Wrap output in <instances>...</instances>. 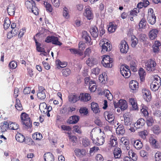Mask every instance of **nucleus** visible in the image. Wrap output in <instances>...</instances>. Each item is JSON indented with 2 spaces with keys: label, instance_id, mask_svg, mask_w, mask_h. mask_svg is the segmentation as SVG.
I'll return each instance as SVG.
<instances>
[{
  "label": "nucleus",
  "instance_id": "nucleus-49",
  "mask_svg": "<svg viewBox=\"0 0 161 161\" xmlns=\"http://www.w3.org/2000/svg\"><path fill=\"white\" fill-rule=\"evenodd\" d=\"M148 134V132L146 130L140 131L139 132V135L142 138L144 139L146 138V136Z\"/></svg>",
  "mask_w": 161,
  "mask_h": 161
},
{
  "label": "nucleus",
  "instance_id": "nucleus-60",
  "mask_svg": "<svg viewBox=\"0 0 161 161\" xmlns=\"http://www.w3.org/2000/svg\"><path fill=\"white\" fill-rule=\"evenodd\" d=\"M17 66V63L14 61H11L8 64V66L11 69H14Z\"/></svg>",
  "mask_w": 161,
  "mask_h": 161
},
{
  "label": "nucleus",
  "instance_id": "nucleus-44",
  "mask_svg": "<svg viewBox=\"0 0 161 161\" xmlns=\"http://www.w3.org/2000/svg\"><path fill=\"white\" fill-rule=\"evenodd\" d=\"M62 72L64 76H67L71 73L70 69L68 68H64L62 70Z\"/></svg>",
  "mask_w": 161,
  "mask_h": 161
},
{
  "label": "nucleus",
  "instance_id": "nucleus-55",
  "mask_svg": "<svg viewBox=\"0 0 161 161\" xmlns=\"http://www.w3.org/2000/svg\"><path fill=\"white\" fill-rule=\"evenodd\" d=\"M147 107L146 106L143 107L141 109V111L143 114V116L146 118L148 116L149 113L147 109Z\"/></svg>",
  "mask_w": 161,
  "mask_h": 161
},
{
  "label": "nucleus",
  "instance_id": "nucleus-14",
  "mask_svg": "<svg viewBox=\"0 0 161 161\" xmlns=\"http://www.w3.org/2000/svg\"><path fill=\"white\" fill-rule=\"evenodd\" d=\"M90 32L92 36L96 38L98 36V31L97 28L95 26L92 27L90 30Z\"/></svg>",
  "mask_w": 161,
  "mask_h": 161
},
{
  "label": "nucleus",
  "instance_id": "nucleus-8",
  "mask_svg": "<svg viewBox=\"0 0 161 161\" xmlns=\"http://www.w3.org/2000/svg\"><path fill=\"white\" fill-rule=\"evenodd\" d=\"M45 92V89L43 87L40 86L38 87V92L37 95L39 99L43 100L45 98L46 95Z\"/></svg>",
  "mask_w": 161,
  "mask_h": 161
},
{
  "label": "nucleus",
  "instance_id": "nucleus-45",
  "mask_svg": "<svg viewBox=\"0 0 161 161\" xmlns=\"http://www.w3.org/2000/svg\"><path fill=\"white\" fill-rule=\"evenodd\" d=\"M146 118V123L147 125L149 126H152L154 122V120L153 118L148 116Z\"/></svg>",
  "mask_w": 161,
  "mask_h": 161
},
{
  "label": "nucleus",
  "instance_id": "nucleus-29",
  "mask_svg": "<svg viewBox=\"0 0 161 161\" xmlns=\"http://www.w3.org/2000/svg\"><path fill=\"white\" fill-rule=\"evenodd\" d=\"M109 144L111 146L115 147L117 144V139L114 136L112 135L110 138Z\"/></svg>",
  "mask_w": 161,
  "mask_h": 161
},
{
  "label": "nucleus",
  "instance_id": "nucleus-5",
  "mask_svg": "<svg viewBox=\"0 0 161 161\" xmlns=\"http://www.w3.org/2000/svg\"><path fill=\"white\" fill-rule=\"evenodd\" d=\"M113 62L112 58H110L109 56L105 55L103 56L101 64L106 68H111L112 66Z\"/></svg>",
  "mask_w": 161,
  "mask_h": 161
},
{
  "label": "nucleus",
  "instance_id": "nucleus-7",
  "mask_svg": "<svg viewBox=\"0 0 161 161\" xmlns=\"http://www.w3.org/2000/svg\"><path fill=\"white\" fill-rule=\"evenodd\" d=\"M119 48L120 51L122 53H126L128 51L129 47L125 41H122L119 45Z\"/></svg>",
  "mask_w": 161,
  "mask_h": 161
},
{
  "label": "nucleus",
  "instance_id": "nucleus-37",
  "mask_svg": "<svg viewBox=\"0 0 161 161\" xmlns=\"http://www.w3.org/2000/svg\"><path fill=\"white\" fill-rule=\"evenodd\" d=\"M129 155L132 160L136 161L137 160V156L136 154L135 153L133 150H130L128 152Z\"/></svg>",
  "mask_w": 161,
  "mask_h": 161
},
{
  "label": "nucleus",
  "instance_id": "nucleus-10",
  "mask_svg": "<svg viewBox=\"0 0 161 161\" xmlns=\"http://www.w3.org/2000/svg\"><path fill=\"white\" fill-rule=\"evenodd\" d=\"M79 98L81 101L86 102L91 100V97L89 93H82L80 94Z\"/></svg>",
  "mask_w": 161,
  "mask_h": 161
},
{
  "label": "nucleus",
  "instance_id": "nucleus-30",
  "mask_svg": "<svg viewBox=\"0 0 161 161\" xmlns=\"http://www.w3.org/2000/svg\"><path fill=\"white\" fill-rule=\"evenodd\" d=\"M147 20L148 22L151 24L153 25L154 24L156 21V17L155 14L147 16Z\"/></svg>",
  "mask_w": 161,
  "mask_h": 161
},
{
  "label": "nucleus",
  "instance_id": "nucleus-40",
  "mask_svg": "<svg viewBox=\"0 0 161 161\" xmlns=\"http://www.w3.org/2000/svg\"><path fill=\"white\" fill-rule=\"evenodd\" d=\"M35 2H31L30 1L28 0L26 1L25 3L26 7L29 10H30L32 8L35 6Z\"/></svg>",
  "mask_w": 161,
  "mask_h": 161
},
{
  "label": "nucleus",
  "instance_id": "nucleus-4",
  "mask_svg": "<svg viewBox=\"0 0 161 161\" xmlns=\"http://www.w3.org/2000/svg\"><path fill=\"white\" fill-rule=\"evenodd\" d=\"M23 124L25 125L27 129L32 127V123L28 115L25 113H22L20 116Z\"/></svg>",
  "mask_w": 161,
  "mask_h": 161
},
{
  "label": "nucleus",
  "instance_id": "nucleus-58",
  "mask_svg": "<svg viewBox=\"0 0 161 161\" xmlns=\"http://www.w3.org/2000/svg\"><path fill=\"white\" fill-rule=\"evenodd\" d=\"M80 113L83 115H86L88 113V109L86 107L81 108L79 110Z\"/></svg>",
  "mask_w": 161,
  "mask_h": 161
},
{
  "label": "nucleus",
  "instance_id": "nucleus-27",
  "mask_svg": "<svg viewBox=\"0 0 161 161\" xmlns=\"http://www.w3.org/2000/svg\"><path fill=\"white\" fill-rule=\"evenodd\" d=\"M122 152L121 149L119 147L115 148L114 151V155L115 158H120Z\"/></svg>",
  "mask_w": 161,
  "mask_h": 161
},
{
  "label": "nucleus",
  "instance_id": "nucleus-63",
  "mask_svg": "<svg viewBox=\"0 0 161 161\" xmlns=\"http://www.w3.org/2000/svg\"><path fill=\"white\" fill-rule=\"evenodd\" d=\"M58 68H59L58 67H59L61 68H64L67 65V63L66 62H61L59 60H58Z\"/></svg>",
  "mask_w": 161,
  "mask_h": 161
},
{
  "label": "nucleus",
  "instance_id": "nucleus-23",
  "mask_svg": "<svg viewBox=\"0 0 161 161\" xmlns=\"http://www.w3.org/2000/svg\"><path fill=\"white\" fill-rule=\"evenodd\" d=\"M15 8L13 4L9 5L7 8L8 12L9 15L11 16L14 15V14Z\"/></svg>",
  "mask_w": 161,
  "mask_h": 161
},
{
  "label": "nucleus",
  "instance_id": "nucleus-21",
  "mask_svg": "<svg viewBox=\"0 0 161 161\" xmlns=\"http://www.w3.org/2000/svg\"><path fill=\"white\" fill-rule=\"evenodd\" d=\"M149 142L152 146L154 148H158L160 147L157 141L154 137L151 136L149 138Z\"/></svg>",
  "mask_w": 161,
  "mask_h": 161
},
{
  "label": "nucleus",
  "instance_id": "nucleus-62",
  "mask_svg": "<svg viewBox=\"0 0 161 161\" xmlns=\"http://www.w3.org/2000/svg\"><path fill=\"white\" fill-rule=\"evenodd\" d=\"M30 10H31L32 12L35 15H36L38 14V9L36 6V3L35 4V6L32 8Z\"/></svg>",
  "mask_w": 161,
  "mask_h": 161
},
{
  "label": "nucleus",
  "instance_id": "nucleus-43",
  "mask_svg": "<svg viewBox=\"0 0 161 161\" xmlns=\"http://www.w3.org/2000/svg\"><path fill=\"white\" fill-rule=\"evenodd\" d=\"M154 82V84L160 86L161 85V79L160 78L158 75L155 76L152 82Z\"/></svg>",
  "mask_w": 161,
  "mask_h": 161
},
{
  "label": "nucleus",
  "instance_id": "nucleus-35",
  "mask_svg": "<svg viewBox=\"0 0 161 161\" xmlns=\"http://www.w3.org/2000/svg\"><path fill=\"white\" fill-rule=\"evenodd\" d=\"M16 140L20 142H23L25 141V138L22 134L19 133L17 134L16 136Z\"/></svg>",
  "mask_w": 161,
  "mask_h": 161
},
{
  "label": "nucleus",
  "instance_id": "nucleus-51",
  "mask_svg": "<svg viewBox=\"0 0 161 161\" xmlns=\"http://www.w3.org/2000/svg\"><path fill=\"white\" fill-rule=\"evenodd\" d=\"M90 142L89 140L86 138H83L82 141V144L83 146L85 147L89 146L90 145Z\"/></svg>",
  "mask_w": 161,
  "mask_h": 161
},
{
  "label": "nucleus",
  "instance_id": "nucleus-11",
  "mask_svg": "<svg viewBox=\"0 0 161 161\" xmlns=\"http://www.w3.org/2000/svg\"><path fill=\"white\" fill-rule=\"evenodd\" d=\"M142 93L144 98L147 102L150 101L151 99V95L149 91L147 89H143Z\"/></svg>",
  "mask_w": 161,
  "mask_h": 161
},
{
  "label": "nucleus",
  "instance_id": "nucleus-38",
  "mask_svg": "<svg viewBox=\"0 0 161 161\" xmlns=\"http://www.w3.org/2000/svg\"><path fill=\"white\" fill-rule=\"evenodd\" d=\"M131 46L133 47H135L138 43V39L134 36H132L131 37Z\"/></svg>",
  "mask_w": 161,
  "mask_h": 161
},
{
  "label": "nucleus",
  "instance_id": "nucleus-54",
  "mask_svg": "<svg viewBox=\"0 0 161 161\" xmlns=\"http://www.w3.org/2000/svg\"><path fill=\"white\" fill-rule=\"evenodd\" d=\"M154 82H152L150 86L151 89L153 92H155L158 90L160 86L154 84Z\"/></svg>",
  "mask_w": 161,
  "mask_h": 161
},
{
  "label": "nucleus",
  "instance_id": "nucleus-2",
  "mask_svg": "<svg viewBox=\"0 0 161 161\" xmlns=\"http://www.w3.org/2000/svg\"><path fill=\"white\" fill-rule=\"evenodd\" d=\"M100 131V133L98 137H97L96 141L93 139L92 136L91 135V139L92 140L93 142L96 144L97 145H102L105 142L104 138L106 136L104 132L103 131H101V129H98Z\"/></svg>",
  "mask_w": 161,
  "mask_h": 161
},
{
  "label": "nucleus",
  "instance_id": "nucleus-9",
  "mask_svg": "<svg viewBox=\"0 0 161 161\" xmlns=\"http://www.w3.org/2000/svg\"><path fill=\"white\" fill-rule=\"evenodd\" d=\"M83 14L88 20L92 19L93 18V14L89 7L85 8Z\"/></svg>",
  "mask_w": 161,
  "mask_h": 161
},
{
  "label": "nucleus",
  "instance_id": "nucleus-52",
  "mask_svg": "<svg viewBox=\"0 0 161 161\" xmlns=\"http://www.w3.org/2000/svg\"><path fill=\"white\" fill-rule=\"evenodd\" d=\"M152 130L153 133L155 134H158L160 132V129L159 126L155 125L153 126Z\"/></svg>",
  "mask_w": 161,
  "mask_h": 161
},
{
  "label": "nucleus",
  "instance_id": "nucleus-6",
  "mask_svg": "<svg viewBox=\"0 0 161 161\" xmlns=\"http://www.w3.org/2000/svg\"><path fill=\"white\" fill-rule=\"evenodd\" d=\"M115 108H119L122 111L125 110L128 107L127 103L125 100H120L117 103H114Z\"/></svg>",
  "mask_w": 161,
  "mask_h": 161
},
{
  "label": "nucleus",
  "instance_id": "nucleus-39",
  "mask_svg": "<svg viewBox=\"0 0 161 161\" xmlns=\"http://www.w3.org/2000/svg\"><path fill=\"white\" fill-rule=\"evenodd\" d=\"M86 64L89 66H92L96 63V61L94 58H89L86 62Z\"/></svg>",
  "mask_w": 161,
  "mask_h": 161
},
{
  "label": "nucleus",
  "instance_id": "nucleus-28",
  "mask_svg": "<svg viewBox=\"0 0 161 161\" xmlns=\"http://www.w3.org/2000/svg\"><path fill=\"white\" fill-rule=\"evenodd\" d=\"M89 85V89L90 91L92 92H94L97 88L95 81L91 80L90 81Z\"/></svg>",
  "mask_w": 161,
  "mask_h": 161
},
{
  "label": "nucleus",
  "instance_id": "nucleus-47",
  "mask_svg": "<svg viewBox=\"0 0 161 161\" xmlns=\"http://www.w3.org/2000/svg\"><path fill=\"white\" fill-rule=\"evenodd\" d=\"M15 107L19 111H21L23 109L22 106L20 103L19 100L17 99Z\"/></svg>",
  "mask_w": 161,
  "mask_h": 161
},
{
  "label": "nucleus",
  "instance_id": "nucleus-33",
  "mask_svg": "<svg viewBox=\"0 0 161 161\" xmlns=\"http://www.w3.org/2000/svg\"><path fill=\"white\" fill-rule=\"evenodd\" d=\"M138 73L141 81H143L144 80L146 74L145 70L142 68H140L139 70Z\"/></svg>",
  "mask_w": 161,
  "mask_h": 161
},
{
  "label": "nucleus",
  "instance_id": "nucleus-32",
  "mask_svg": "<svg viewBox=\"0 0 161 161\" xmlns=\"http://www.w3.org/2000/svg\"><path fill=\"white\" fill-rule=\"evenodd\" d=\"M105 118L106 120L111 124H113L114 117V116L113 114L111 113L108 114L107 116V118H106L105 117Z\"/></svg>",
  "mask_w": 161,
  "mask_h": 161
},
{
  "label": "nucleus",
  "instance_id": "nucleus-41",
  "mask_svg": "<svg viewBox=\"0 0 161 161\" xmlns=\"http://www.w3.org/2000/svg\"><path fill=\"white\" fill-rule=\"evenodd\" d=\"M44 4L46 8V11L49 12L51 13L53 11L52 7L50 3L47 2H44Z\"/></svg>",
  "mask_w": 161,
  "mask_h": 161
},
{
  "label": "nucleus",
  "instance_id": "nucleus-19",
  "mask_svg": "<svg viewBox=\"0 0 161 161\" xmlns=\"http://www.w3.org/2000/svg\"><path fill=\"white\" fill-rule=\"evenodd\" d=\"M158 33V31L156 29H152L151 30L149 33V37L150 39L153 40L155 39Z\"/></svg>",
  "mask_w": 161,
  "mask_h": 161
},
{
  "label": "nucleus",
  "instance_id": "nucleus-22",
  "mask_svg": "<svg viewBox=\"0 0 161 161\" xmlns=\"http://www.w3.org/2000/svg\"><path fill=\"white\" fill-rule=\"evenodd\" d=\"M116 132L118 135H123L125 133L124 127L122 125H119L116 129Z\"/></svg>",
  "mask_w": 161,
  "mask_h": 161
},
{
  "label": "nucleus",
  "instance_id": "nucleus-61",
  "mask_svg": "<svg viewBox=\"0 0 161 161\" xmlns=\"http://www.w3.org/2000/svg\"><path fill=\"white\" fill-rule=\"evenodd\" d=\"M155 158L156 161H161V153L159 152H157L155 154Z\"/></svg>",
  "mask_w": 161,
  "mask_h": 161
},
{
  "label": "nucleus",
  "instance_id": "nucleus-15",
  "mask_svg": "<svg viewBox=\"0 0 161 161\" xmlns=\"http://www.w3.org/2000/svg\"><path fill=\"white\" fill-rule=\"evenodd\" d=\"M69 100L72 103H75L80 99L79 96L75 94H71L68 97Z\"/></svg>",
  "mask_w": 161,
  "mask_h": 161
},
{
  "label": "nucleus",
  "instance_id": "nucleus-17",
  "mask_svg": "<svg viewBox=\"0 0 161 161\" xmlns=\"http://www.w3.org/2000/svg\"><path fill=\"white\" fill-rule=\"evenodd\" d=\"M0 127L1 131L2 133L6 131L9 129L8 122L5 121L1 123L0 124Z\"/></svg>",
  "mask_w": 161,
  "mask_h": 161
},
{
  "label": "nucleus",
  "instance_id": "nucleus-48",
  "mask_svg": "<svg viewBox=\"0 0 161 161\" xmlns=\"http://www.w3.org/2000/svg\"><path fill=\"white\" fill-rule=\"evenodd\" d=\"M52 43L53 44L60 46L62 45V43L58 41V38L57 37L53 36V39H52Z\"/></svg>",
  "mask_w": 161,
  "mask_h": 161
},
{
  "label": "nucleus",
  "instance_id": "nucleus-53",
  "mask_svg": "<svg viewBox=\"0 0 161 161\" xmlns=\"http://www.w3.org/2000/svg\"><path fill=\"white\" fill-rule=\"evenodd\" d=\"M47 105L45 102L41 103L39 105L40 110L41 111H43L44 113L45 112V110L47 109Z\"/></svg>",
  "mask_w": 161,
  "mask_h": 161
},
{
  "label": "nucleus",
  "instance_id": "nucleus-16",
  "mask_svg": "<svg viewBox=\"0 0 161 161\" xmlns=\"http://www.w3.org/2000/svg\"><path fill=\"white\" fill-rule=\"evenodd\" d=\"M79 120V117L76 115H74L69 118L68 119V123L69 124H75L77 123Z\"/></svg>",
  "mask_w": 161,
  "mask_h": 161
},
{
  "label": "nucleus",
  "instance_id": "nucleus-34",
  "mask_svg": "<svg viewBox=\"0 0 161 161\" xmlns=\"http://www.w3.org/2000/svg\"><path fill=\"white\" fill-rule=\"evenodd\" d=\"M32 138L36 140L40 141L42 138V134L39 132H36L32 134Z\"/></svg>",
  "mask_w": 161,
  "mask_h": 161
},
{
  "label": "nucleus",
  "instance_id": "nucleus-46",
  "mask_svg": "<svg viewBox=\"0 0 161 161\" xmlns=\"http://www.w3.org/2000/svg\"><path fill=\"white\" fill-rule=\"evenodd\" d=\"M63 15V16L66 19H68L69 17V11L68 8L66 7H64V8Z\"/></svg>",
  "mask_w": 161,
  "mask_h": 161
},
{
  "label": "nucleus",
  "instance_id": "nucleus-13",
  "mask_svg": "<svg viewBox=\"0 0 161 161\" xmlns=\"http://www.w3.org/2000/svg\"><path fill=\"white\" fill-rule=\"evenodd\" d=\"M138 84L137 81L134 80H131L129 83V87L131 90L133 91H136L138 89Z\"/></svg>",
  "mask_w": 161,
  "mask_h": 161
},
{
  "label": "nucleus",
  "instance_id": "nucleus-42",
  "mask_svg": "<svg viewBox=\"0 0 161 161\" xmlns=\"http://www.w3.org/2000/svg\"><path fill=\"white\" fill-rule=\"evenodd\" d=\"M134 146L136 149H140L142 147V144L141 141L139 140H136L134 142Z\"/></svg>",
  "mask_w": 161,
  "mask_h": 161
},
{
  "label": "nucleus",
  "instance_id": "nucleus-59",
  "mask_svg": "<svg viewBox=\"0 0 161 161\" xmlns=\"http://www.w3.org/2000/svg\"><path fill=\"white\" fill-rule=\"evenodd\" d=\"M10 21L8 19L6 18L4 20L3 27L5 29H7L10 26Z\"/></svg>",
  "mask_w": 161,
  "mask_h": 161
},
{
  "label": "nucleus",
  "instance_id": "nucleus-12",
  "mask_svg": "<svg viewBox=\"0 0 161 161\" xmlns=\"http://www.w3.org/2000/svg\"><path fill=\"white\" fill-rule=\"evenodd\" d=\"M82 37L86 40V43L91 45L92 44V42H91L92 39L91 37L87 31H84L82 32Z\"/></svg>",
  "mask_w": 161,
  "mask_h": 161
},
{
  "label": "nucleus",
  "instance_id": "nucleus-24",
  "mask_svg": "<svg viewBox=\"0 0 161 161\" xmlns=\"http://www.w3.org/2000/svg\"><path fill=\"white\" fill-rule=\"evenodd\" d=\"M74 152L75 155L78 157H80L81 155H86V150L83 149L81 150L79 148H76Z\"/></svg>",
  "mask_w": 161,
  "mask_h": 161
},
{
  "label": "nucleus",
  "instance_id": "nucleus-36",
  "mask_svg": "<svg viewBox=\"0 0 161 161\" xmlns=\"http://www.w3.org/2000/svg\"><path fill=\"white\" fill-rule=\"evenodd\" d=\"M117 26L115 24H114L113 23H110L109 26L108 27V31L109 32L113 33L115 31Z\"/></svg>",
  "mask_w": 161,
  "mask_h": 161
},
{
  "label": "nucleus",
  "instance_id": "nucleus-18",
  "mask_svg": "<svg viewBox=\"0 0 161 161\" xmlns=\"http://www.w3.org/2000/svg\"><path fill=\"white\" fill-rule=\"evenodd\" d=\"M91 108L92 110L95 114L98 113L100 111L98 104L94 102H92L91 103Z\"/></svg>",
  "mask_w": 161,
  "mask_h": 161
},
{
  "label": "nucleus",
  "instance_id": "nucleus-26",
  "mask_svg": "<svg viewBox=\"0 0 161 161\" xmlns=\"http://www.w3.org/2000/svg\"><path fill=\"white\" fill-rule=\"evenodd\" d=\"M19 126L17 123L10 121L8 122V128L12 130H17L19 128Z\"/></svg>",
  "mask_w": 161,
  "mask_h": 161
},
{
  "label": "nucleus",
  "instance_id": "nucleus-20",
  "mask_svg": "<svg viewBox=\"0 0 161 161\" xmlns=\"http://www.w3.org/2000/svg\"><path fill=\"white\" fill-rule=\"evenodd\" d=\"M44 158L45 161H54V159L53 155L50 153H45Z\"/></svg>",
  "mask_w": 161,
  "mask_h": 161
},
{
  "label": "nucleus",
  "instance_id": "nucleus-1",
  "mask_svg": "<svg viewBox=\"0 0 161 161\" xmlns=\"http://www.w3.org/2000/svg\"><path fill=\"white\" fill-rule=\"evenodd\" d=\"M99 45L101 47V53H103L110 51L112 48V45L106 39L101 40Z\"/></svg>",
  "mask_w": 161,
  "mask_h": 161
},
{
  "label": "nucleus",
  "instance_id": "nucleus-64",
  "mask_svg": "<svg viewBox=\"0 0 161 161\" xmlns=\"http://www.w3.org/2000/svg\"><path fill=\"white\" fill-rule=\"evenodd\" d=\"M91 71L92 74L97 75L99 74L100 72V69L98 68L97 67L93 69Z\"/></svg>",
  "mask_w": 161,
  "mask_h": 161
},
{
  "label": "nucleus",
  "instance_id": "nucleus-25",
  "mask_svg": "<svg viewBox=\"0 0 161 161\" xmlns=\"http://www.w3.org/2000/svg\"><path fill=\"white\" fill-rule=\"evenodd\" d=\"M129 102L132 106L133 110H137L138 109L137 102L134 98H130L129 99Z\"/></svg>",
  "mask_w": 161,
  "mask_h": 161
},
{
  "label": "nucleus",
  "instance_id": "nucleus-56",
  "mask_svg": "<svg viewBox=\"0 0 161 161\" xmlns=\"http://www.w3.org/2000/svg\"><path fill=\"white\" fill-rule=\"evenodd\" d=\"M127 71L125 72V73H124V70H120V73L122 75V76H123L125 78H128L130 75V72L129 71V69H127Z\"/></svg>",
  "mask_w": 161,
  "mask_h": 161
},
{
  "label": "nucleus",
  "instance_id": "nucleus-31",
  "mask_svg": "<svg viewBox=\"0 0 161 161\" xmlns=\"http://www.w3.org/2000/svg\"><path fill=\"white\" fill-rule=\"evenodd\" d=\"M145 123V121L144 119H139L137 120L136 123L135 124V126H136V128H140L141 127L144 125Z\"/></svg>",
  "mask_w": 161,
  "mask_h": 161
},
{
  "label": "nucleus",
  "instance_id": "nucleus-3",
  "mask_svg": "<svg viewBox=\"0 0 161 161\" xmlns=\"http://www.w3.org/2000/svg\"><path fill=\"white\" fill-rule=\"evenodd\" d=\"M156 62L154 60L150 59L145 62V68L148 71H153L156 69Z\"/></svg>",
  "mask_w": 161,
  "mask_h": 161
},
{
  "label": "nucleus",
  "instance_id": "nucleus-50",
  "mask_svg": "<svg viewBox=\"0 0 161 161\" xmlns=\"http://www.w3.org/2000/svg\"><path fill=\"white\" fill-rule=\"evenodd\" d=\"M147 22L145 19L144 18L142 19L139 23V27L140 28H144L146 25Z\"/></svg>",
  "mask_w": 161,
  "mask_h": 161
},
{
  "label": "nucleus",
  "instance_id": "nucleus-57",
  "mask_svg": "<svg viewBox=\"0 0 161 161\" xmlns=\"http://www.w3.org/2000/svg\"><path fill=\"white\" fill-rule=\"evenodd\" d=\"M124 117V125L127 126H130L132 124V121L130 120L129 117Z\"/></svg>",
  "mask_w": 161,
  "mask_h": 161
}]
</instances>
